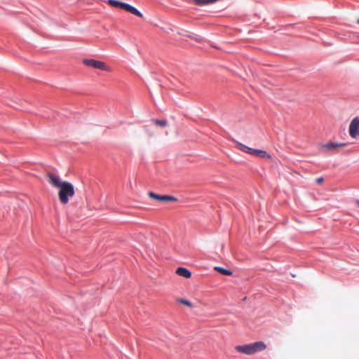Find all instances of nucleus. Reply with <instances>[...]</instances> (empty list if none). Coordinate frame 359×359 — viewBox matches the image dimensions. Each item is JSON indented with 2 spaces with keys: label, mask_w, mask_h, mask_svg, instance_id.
<instances>
[{
  "label": "nucleus",
  "mask_w": 359,
  "mask_h": 359,
  "mask_svg": "<svg viewBox=\"0 0 359 359\" xmlns=\"http://www.w3.org/2000/svg\"><path fill=\"white\" fill-rule=\"evenodd\" d=\"M46 177L48 183L59 189L58 197L61 203H68L69 198L73 197L75 194L73 184L69 182L62 181L59 176L51 172H48Z\"/></svg>",
  "instance_id": "1"
},
{
  "label": "nucleus",
  "mask_w": 359,
  "mask_h": 359,
  "mask_svg": "<svg viewBox=\"0 0 359 359\" xmlns=\"http://www.w3.org/2000/svg\"><path fill=\"white\" fill-rule=\"evenodd\" d=\"M266 344L262 341H257L252 344L237 346L235 347L236 351L246 355H252L255 353L265 350Z\"/></svg>",
  "instance_id": "2"
},
{
  "label": "nucleus",
  "mask_w": 359,
  "mask_h": 359,
  "mask_svg": "<svg viewBox=\"0 0 359 359\" xmlns=\"http://www.w3.org/2000/svg\"><path fill=\"white\" fill-rule=\"evenodd\" d=\"M108 4L114 7L120 8L131 14H133L137 17L142 18L143 15L135 7L124 2H121L117 0H108Z\"/></svg>",
  "instance_id": "3"
},
{
  "label": "nucleus",
  "mask_w": 359,
  "mask_h": 359,
  "mask_svg": "<svg viewBox=\"0 0 359 359\" xmlns=\"http://www.w3.org/2000/svg\"><path fill=\"white\" fill-rule=\"evenodd\" d=\"M236 147L243 152L250 154L255 156H258L260 158H271V156L266 151L250 148L241 142H237Z\"/></svg>",
  "instance_id": "4"
},
{
  "label": "nucleus",
  "mask_w": 359,
  "mask_h": 359,
  "mask_svg": "<svg viewBox=\"0 0 359 359\" xmlns=\"http://www.w3.org/2000/svg\"><path fill=\"white\" fill-rule=\"evenodd\" d=\"M83 63L87 66L96 69H100L106 72H111V67L104 62L96 60L94 59H84Z\"/></svg>",
  "instance_id": "5"
},
{
  "label": "nucleus",
  "mask_w": 359,
  "mask_h": 359,
  "mask_svg": "<svg viewBox=\"0 0 359 359\" xmlns=\"http://www.w3.org/2000/svg\"><path fill=\"white\" fill-rule=\"evenodd\" d=\"M149 196L154 200L162 202H175L177 199L175 197L168 195H159L154 192H149Z\"/></svg>",
  "instance_id": "6"
},
{
  "label": "nucleus",
  "mask_w": 359,
  "mask_h": 359,
  "mask_svg": "<svg viewBox=\"0 0 359 359\" xmlns=\"http://www.w3.org/2000/svg\"><path fill=\"white\" fill-rule=\"evenodd\" d=\"M349 135L351 137L355 138L359 135V118H354L349 126Z\"/></svg>",
  "instance_id": "7"
},
{
  "label": "nucleus",
  "mask_w": 359,
  "mask_h": 359,
  "mask_svg": "<svg viewBox=\"0 0 359 359\" xmlns=\"http://www.w3.org/2000/svg\"><path fill=\"white\" fill-rule=\"evenodd\" d=\"M347 145L346 143H334L329 142L322 145V149L326 151L335 149L339 147H344Z\"/></svg>",
  "instance_id": "8"
},
{
  "label": "nucleus",
  "mask_w": 359,
  "mask_h": 359,
  "mask_svg": "<svg viewBox=\"0 0 359 359\" xmlns=\"http://www.w3.org/2000/svg\"><path fill=\"white\" fill-rule=\"evenodd\" d=\"M176 273L182 277L189 278L191 276V273L189 270L184 267H179L176 270Z\"/></svg>",
  "instance_id": "9"
},
{
  "label": "nucleus",
  "mask_w": 359,
  "mask_h": 359,
  "mask_svg": "<svg viewBox=\"0 0 359 359\" xmlns=\"http://www.w3.org/2000/svg\"><path fill=\"white\" fill-rule=\"evenodd\" d=\"M215 270L217 272L220 273L222 275L225 276H231L232 275V271L230 270L226 269L224 268L220 267V266H216L215 267Z\"/></svg>",
  "instance_id": "10"
},
{
  "label": "nucleus",
  "mask_w": 359,
  "mask_h": 359,
  "mask_svg": "<svg viewBox=\"0 0 359 359\" xmlns=\"http://www.w3.org/2000/svg\"><path fill=\"white\" fill-rule=\"evenodd\" d=\"M177 302L182 304H184V305H186L190 308L193 307V304L191 302H189V300H187L185 299H182V298H180V299H177Z\"/></svg>",
  "instance_id": "11"
},
{
  "label": "nucleus",
  "mask_w": 359,
  "mask_h": 359,
  "mask_svg": "<svg viewBox=\"0 0 359 359\" xmlns=\"http://www.w3.org/2000/svg\"><path fill=\"white\" fill-rule=\"evenodd\" d=\"M153 122L157 125L162 127L166 126L168 123L165 120H158V119H154L153 120Z\"/></svg>",
  "instance_id": "12"
},
{
  "label": "nucleus",
  "mask_w": 359,
  "mask_h": 359,
  "mask_svg": "<svg viewBox=\"0 0 359 359\" xmlns=\"http://www.w3.org/2000/svg\"><path fill=\"white\" fill-rule=\"evenodd\" d=\"M194 3L198 6H205L209 4V0H194Z\"/></svg>",
  "instance_id": "13"
},
{
  "label": "nucleus",
  "mask_w": 359,
  "mask_h": 359,
  "mask_svg": "<svg viewBox=\"0 0 359 359\" xmlns=\"http://www.w3.org/2000/svg\"><path fill=\"white\" fill-rule=\"evenodd\" d=\"M324 181V178L322 177H318L316 179V182L317 184H320Z\"/></svg>",
  "instance_id": "14"
},
{
  "label": "nucleus",
  "mask_w": 359,
  "mask_h": 359,
  "mask_svg": "<svg viewBox=\"0 0 359 359\" xmlns=\"http://www.w3.org/2000/svg\"><path fill=\"white\" fill-rule=\"evenodd\" d=\"M192 38V36H191ZM193 39H194L196 41H202V39L201 38H198V37H193Z\"/></svg>",
  "instance_id": "15"
},
{
  "label": "nucleus",
  "mask_w": 359,
  "mask_h": 359,
  "mask_svg": "<svg viewBox=\"0 0 359 359\" xmlns=\"http://www.w3.org/2000/svg\"><path fill=\"white\" fill-rule=\"evenodd\" d=\"M355 205H356L358 207H359V200H357V201H355Z\"/></svg>",
  "instance_id": "16"
},
{
  "label": "nucleus",
  "mask_w": 359,
  "mask_h": 359,
  "mask_svg": "<svg viewBox=\"0 0 359 359\" xmlns=\"http://www.w3.org/2000/svg\"><path fill=\"white\" fill-rule=\"evenodd\" d=\"M358 23L359 24V19L358 20Z\"/></svg>",
  "instance_id": "17"
}]
</instances>
